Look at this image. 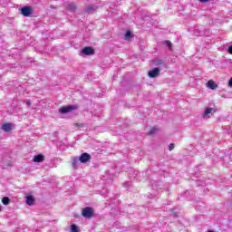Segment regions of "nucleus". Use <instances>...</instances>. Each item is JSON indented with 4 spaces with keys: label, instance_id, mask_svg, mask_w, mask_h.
<instances>
[{
    "label": "nucleus",
    "instance_id": "nucleus-16",
    "mask_svg": "<svg viewBox=\"0 0 232 232\" xmlns=\"http://www.w3.org/2000/svg\"><path fill=\"white\" fill-rule=\"evenodd\" d=\"M163 44H165V46H167L169 49H171V46H173V44H171V42L169 40L164 41Z\"/></svg>",
    "mask_w": 232,
    "mask_h": 232
},
{
    "label": "nucleus",
    "instance_id": "nucleus-17",
    "mask_svg": "<svg viewBox=\"0 0 232 232\" xmlns=\"http://www.w3.org/2000/svg\"><path fill=\"white\" fill-rule=\"evenodd\" d=\"M124 39H125L126 41L131 39V32L127 31L126 34H125V35H124Z\"/></svg>",
    "mask_w": 232,
    "mask_h": 232
},
{
    "label": "nucleus",
    "instance_id": "nucleus-3",
    "mask_svg": "<svg viewBox=\"0 0 232 232\" xmlns=\"http://www.w3.org/2000/svg\"><path fill=\"white\" fill-rule=\"evenodd\" d=\"M78 159L80 162H82V164H85V162H89V160H92V156L85 152V153H82Z\"/></svg>",
    "mask_w": 232,
    "mask_h": 232
},
{
    "label": "nucleus",
    "instance_id": "nucleus-5",
    "mask_svg": "<svg viewBox=\"0 0 232 232\" xmlns=\"http://www.w3.org/2000/svg\"><path fill=\"white\" fill-rule=\"evenodd\" d=\"M160 73V69L155 67L151 71L149 72V77L155 79V77H159Z\"/></svg>",
    "mask_w": 232,
    "mask_h": 232
},
{
    "label": "nucleus",
    "instance_id": "nucleus-15",
    "mask_svg": "<svg viewBox=\"0 0 232 232\" xmlns=\"http://www.w3.org/2000/svg\"><path fill=\"white\" fill-rule=\"evenodd\" d=\"M2 204H4V206H8L10 204V198L8 197L3 198Z\"/></svg>",
    "mask_w": 232,
    "mask_h": 232
},
{
    "label": "nucleus",
    "instance_id": "nucleus-4",
    "mask_svg": "<svg viewBox=\"0 0 232 232\" xmlns=\"http://www.w3.org/2000/svg\"><path fill=\"white\" fill-rule=\"evenodd\" d=\"M213 113H215V109L208 108L203 112L202 117H203V119H209V117H211V115H213Z\"/></svg>",
    "mask_w": 232,
    "mask_h": 232
},
{
    "label": "nucleus",
    "instance_id": "nucleus-25",
    "mask_svg": "<svg viewBox=\"0 0 232 232\" xmlns=\"http://www.w3.org/2000/svg\"><path fill=\"white\" fill-rule=\"evenodd\" d=\"M209 0H199L200 3H208Z\"/></svg>",
    "mask_w": 232,
    "mask_h": 232
},
{
    "label": "nucleus",
    "instance_id": "nucleus-9",
    "mask_svg": "<svg viewBox=\"0 0 232 232\" xmlns=\"http://www.w3.org/2000/svg\"><path fill=\"white\" fill-rule=\"evenodd\" d=\"M82 53H83L84 55H93V48L84 47L82 51Z\"/></svg>",
    "mask_w": 232,
    "mask_h": 232
},
{
    "label": "nucleus",
    "instance_id": "nucleus-11",
    "mask_svg": "<svg viewBox=\"0 0 232 232\" xmlns=\"http://www.w3.org/2000/svg\"><path fill=\"white\" fill-rule=\"evenodd\" d=\"M95 10H97L96 5H89V6L86 7L85 12L87 14H93V12H95Z\"/></svg>",
    "mask_w": 232,
    "mask_h": 232
},
{
    "label": "nucleus",
    "instance_id": "nucleus-22",
    "mask_svg": "<svg viewBox=\"0 0 232 232\" xmlns=\"http://www.w3.org/2000/svg\"><path fill=\"white\" fill-rule=\"evenodd\" d=\"M228 53H230V55H232V45H230L228 47V50H227Z\"/></svg>",
    "mask_w": 232,
    "mask_h": 232
},
{
    "label": "nucleus",
    "instance_id": "nucleus-20",
    "mask_svg": "<svg viewBox=\"0 0 232 232\" xmlns=\"http://www.w3.org/2000/svg\"><path fill=\"white\" fill-rule=\"evenodd\" d=\"M154 133H157V128H155V127L150 129V130L149 131L148 135H153Z\"/></svg>",
    "mask_w": 232,
    "mask_h": 232
},
{
    "label": "nucleus",
    "instance_id": "nucleus-8",
    "mask_svg": "<svg viewBox=\"0 0 232 232\" xmlns=\"http://www.w3.org/2000/svg\"><path fill=\"white\" fill-rule=\"evenodd\" d=\"M207 86L208 88H209L210 90H217L218 88V84H217L215 82H213V80H209L207 82Z\"/></svg>",
    "mask_w": 232,
    "mask_h": 232
},
{
    "label": "nucleus",
    "instance_id": "nucleus-21",
    "mask_svg": "<svg viewBox=\"0 0 232 232\" xmlns=\"http://www.w3.org/2000/svg\"><path fill=\"white\" fill-rule=\"evenodd\" d=\"M173 150H175V144L174 143H170L169 146V151H173Z\"/></svg>",
    "mask_w": 232,
    "mask_h": 232
},
{
    "label": "nucleus",
    "instance_id": "nucleus-14",
    "mask_svg": "<svg viewBox=\"0 0 232 232\" xmlns=\"http://www.w3.org/2000/svg\"><path fill=\"white\" fill-rule=\"evenodd\" d=\"M67 9H69L70 12H75V10H77V5L70 4L67 5Z\"/></svg>",
    "mask_w": 232,
    "mask_h": 232
},
{
    "label": "nucleus",
    "instance_id": "nucleus-7",
    "mask_svg": "<svg viewBox=\"0 0 232 232\" xmlns=\"http://www.w3.org/2000/svg\"><path fill=\"white\" fill-rule=\"evenodd\" d=\"M25 202L27 206H34V204H35V198L32 195L26 196Z\"/></svg>",
    "mask_w": 232,
    "mask_h": 232
},
{
    "label": "nucleus",
    "instance_id": "nucleus-18",
    "mask_svg": "<svg viewBox=\"0 0 232 232\" xmlns=\"http://www.w3.org/2000/svg\"><path fill=\"white\" fill-rule=\"evenodd\" d=\"M79 162H81V160H79V158H74L73 161H72V167L73 168H77V164H79Z\"/></svg>",
    "mask_w": 232,
    "mask_h": 232
},
{
    "label": "nucleus",
    "instance_id": "nucleus-10",
    "mask_svg": "<svg viewBox=\"0 0 232 232\" xmlns=\"http://www.w3.org/2000/svg\"><path fill=\"white\" fill-rule=\"evenodd\" d=\"M2 130L4 131H6L8 133V131H12V123H5L2 125Z\"/></svg>",
    "mask_w": 232,
    "mask_h": 232
},
{
    "label": "nucleus",
    "instance_id": "nucleus-23",
    "mask_svg": "<svg viewBox=\"0 0 232 232\" xmlns=\"http://www.w3.org/2000/svg\"><path fill=\"white\" fill-rule=\"evenodd\" d=\"M26 106H29V108H30V106H32V102H30V100H28V101H26Z\"/></svg>",
    "mask_w": 232,
    "mask_h": 232
},
{
    "label": "nucleus",
    "instance_id": "nucleus-2",
    "mask_svg": "<svg viewBox=\"0 0 232 232\" xmlns=\"http://www.w3.org/2000/svg\"><path fill=\"white\" fill-rule=\"evenodd\" d=\"M82 215L85 218H92V217H93V208L86 207L82 209Z\"/></svg>",
    "mask_w": 232,
    "mask_h": 232
},
{
    "label": "nucleus",
    "instance_id": "nucleus-24",
    "mask_svg": "<svg viewBox=\"0 0 232 232\" xmlns=\"http://www.w3.org/2000/svg\"><path fill=\"white\" fill-rule=\"evenodd\" d=\"M228 86H230V88H232V78H230V80L228 81Z\"/></svg>",
    "mask_w": 232,
    "mask_h": 232
},
{
    "label": "nucleus",
    "instance_id": "nucleus-19",
    "mask_svg": "<svg viewBox=\"0 0 232 232\" xmlns=\"http://www.w3.org/2000/svg\"><path fill=\"white\" fill-rule=\"evenodd\" d=\"M71 231L72 232H79V227H77V225H72Z\"/></svg>",
    "mask_w": 232,
    "mask_h": 232
},
{
    "label": "nucleus",
    "instance_id": "nucleus-13",
    "mask_svg": "<svg viewBox=\"0 0 232 232\" xmlns=\"http://www.w3.org/2000/svg\"><path fill=\"white\" fill-rule=\"evenodd\" d=\"M153 64L154 66H162V64H164V61L161 59H156L153 61Z\"/></svg>",
    "mask_w": 232,
    "mask_h": 232
},
{
    "label": "nucleus",
    "instance_id": "nucleus-6",
    "mask_svg": "<svg viewBox=\"0 0 232 232\" xmlns=\"http://www.w3.org/2000/svg\"><path fill=\"white\" fill-rule=\"evenodd\" d=\"M75 110V106L70 105L67 107H62L59 111L60 113H70V111H73Z\"/></svg>",
    "mask_w": 232,
    "mask_h": 232
},
{
    "label": "nucleus",
    "instance_id": "nucleus-26",
    "mask_svg": "<svg viewBox=\"0 0 232 232\" xmlns=\"http://www.w3.org/2000/svg\"><path fill=\"white\" fill-rule=\"evenodd\" d=\"M0 211H1V207H0Z\"/></svg>",
    "mask_w": 232,
    "mask_h": 232
},
{
    "label": "nucleus",
    "instance_id": "nucleus-1",
    "mask_svg": "<svg viewBox=\"0 0 232 232\" xmlns=\"http://www.w3.org/2000/svg\"><path fill=\"white\" fill-rule=\"evenodd\" d=\"M20 11L24 17H30V15H32V13L34 12L32 6H24L20 9Z\"/></svg>",
    "mask_w": 232,
    "mask_h": 232
},
{
    "label": "nucleus",
    "instance_id": "nucleus-12",
    "mask_svg": "<svg viewBox=\"0 0 232 232\" xmlns=\"http://www.w3.org/2000/svg\"><path fill=\"white\" fill-rule=\"evenodd\" d=\"M34 162H43L44 160V156L39 154L34 157L33 159Z\"/></svg>",
    "mask_w": 232,
    "mask_h": 232
}]
</instances>
